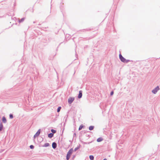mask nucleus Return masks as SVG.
Here are the masks:
<instances>
[{"label": "nucleus", "mask_w": 160, "mask_h": 160, "mask_svg": "<svg viewBox=\"0 0 160 160\" xmlns=\"http://www.w3.org/2000/svg\"><path fill=\"white\" fill-rule=\"evenodd\" d=\"M119 58L121 61L124 63H127L128 62L130 61V60L128 59H126L124 58L122 55L121 52H120V53L119 55Z\"/></svg>", "instance_id": "1"}, {"label": "nucleus", "mask_w": 160, "mask_h": 160, "mask_svg": "<svg viewBox=\"0 0 160 160\" xmlns=\"http://www.w3.org/2000/svg\"><path fill=\"white\" fill-rule=\"evenodd\" d=\"M73 151V148H71L68 152L66 155V159L67 160H69L70 158L71 155L72 154V153Z\"/></svg>", "instance_id": "2"}, {"label": "nucleus", "mask_w": 160, "mask_h": 160, "mask_svg": "<svg viewBox=\"0 0 160 160\" xmlns=\"http://www.w3.org/2000/svg\"><path fill=\"white\" fill-rule=\"evenodd\" d=\"M159 89V86H158L152 90V92L153 93L155 94Z\"/></svg>", "instance_id": "3"}, {"label": "nucleus", "mask_w": 160, "mask_h": 160, "mask_svg": "<svg viewBox=\"0 0 160 160\" xmlns=\"http://www.w3.org/2000/svg\"><path fill=\"white\" fill-rule=\"evenodd\" d=\"M94 29V28H93V27H91L90 28H88L86 29H83L80 31L82 32H85L86 31H89L91 30H92Z\"/></svg>", "instance_id": "4"}, {"label": "nucleus", "mask_w": 160, "mask_h": 160, "mask_svg": "<svg viewBox=\"0 0 160 160\" xmlns=\"http://www.w3.org/2000/svg\"><path fill=\"white\" fill-rule=\"evenodd\" d=\"M41 130L40 129H39L35 133V134L34 135L33 138L34 139H35L36 137H38L39 135L41 132Z\"/></svg>", "instance_id": "5"}, {"label": "nucleus", "mask_w": 160, "mask_h": 160, "mask_svg": "<svg viewBox=\"0 0 160 160\" xmlns=\"http://www.w3.org/2000/svg\"><path fill=\"white\" fill-rule=\"evenodd\" d=\"M74 100V97H70L68 100V102L69 104H71Z\"/></svg>", "instance_id": "6"}, {"label": "nucleus", "mask_w": 160, "mask_h": 160, "mask_svg": "<svg viewBox=\"0 0 160 160\" xmlns=\"http://www.w3.org/2000/svg\"><path fill=\"white\" fill-rule=\"evenodd\" d=\"M82 90H80L79 91V93L78 96V98L79 99H80L82 98Z\"/></svg>", "instance_id": "7"}, {"label": "nucleus", "mask_w": 160, "mask_h": 160, "mask_svg": "<svg viewBox=\"0 0 160 160\" xmlns=\"http://www.w3.org/2000/svg\"><path fill=\"white\" fill-rule=\"evenodd\" d=\"M1 120V122H2V123H5L7 122V119L5 116L2 117V119Z\"/></svg>", "instance_id": "8"}, {"label": "nucleus", "mask_w": 160, "mask_h": 160, "mask_svg": "<svg viewBox=\"0 0 160 160\" xmlns=\"http://www.w3.org/2000/svg\"><path fill=\"white\" fill-rule=\"evenodd\" d=\"M57 146V143L55 142H53L52 143V147L54 149H55Z\"/></svg>", "instance_id": "9"}, {"label": "nucleus", "mask_w": 160, "mask_h": 160, "mask_svg": "<svg viewBox=\"0 0 160 160\" xmlns=\"http://www.w3.org/2000/svg\"><path fill=\"white\" fill-rule=\"evenodd\" d=\"M4 127L3 125L2 122H1V120H0V132H1L2 130L3 129Z\"/></svg>", "instance_id": "10"}, {"label": "nucleus", "mask_w": 160, "mask_h": 160, "mask_svg": "<svg viewBox=\"0 0 160 160\" xmlns=\"http://www.w3.org/2000/svg\"><path fill=\"white\" fill-rule=\"evenodd\" d=\"M103 140V139L101 137H99V138H98L97 139V141L98 142H102V141Z\"/></svg>", "instance_id": "11"}, {"label": "nucleus", "mask_w": 160, "mask_h": 160, "mask_svg": "<svg viewBox=\"0 0 160 160\" xmlns=\"http://www.w3.org/2000/svg\"><path fill=\"white\" fill-rule=\"evenodd\" d=\"M81 145L80 144H79L78 146L77 147H76L75 149H74V152L78 150L81 147Z\"/></svg>", "instance_id": "12"}, {"label": "nucleus", "mask_w": 160, "mask_h": 160, "mask_svg": "<svg viewBox=\"0 0 160 160\" xmlns=\"http://www.w3.org/2000/svg\"><path fill=\"white\" fill-rule=\"evenodd\" d=\"M54 136V134L52 133H50L48 134V137L50 138H52Z\"/></svg>", "instance_id": "13"}, {"label": "nucleus", "mask_w": 160, "mask_h": 160, "mask_svg": "<svg viewBox=\"0 0 160 160\" xmlns=\"http://www.w3.org/2000/svg\"><path fill=\"white\" fill-rule=\"evenodd\" d=\"M50 144L48 143H46L45 144L41 146L42 147H48L49 146Z\"/></svg>", "instance_id": "14"}, {"label": "nucleus", "mask_w": 160, "mask_h": 160, "mask_svg": "<svg viewBox=\"0 0 160 160\" xmlns=\"http://www.w3.org/2000/svg\"><path fill=\"white\" fill-rule=\"evenodd\" d=\"M85 127V126L83 125V124H81L80 125L79 128L78 130L80 131L81 130L82 128H84Z\"/></svg>", "instance_id": "15"}, {"label": "nucleus", "mask_w": 160, "mask_h": 160, "mask_svg": "<svg viewBox=\"0 0 160 160\" xmlns=\"http://www.w3.org/2000/svg\"><path fill=\"white\" fill-rule=\"evenodd\" d=\"M94 128V126H90L89 127V129L90 131L93 130Z\"/></svg>", "instance_id": "16"}, {"label": "nucleus", "mask_w": 160, "mask_h": 160, "mask_svg": "<svg viewBox=\"0 0 160 160\" xmlns=\"http://www.w3.org/2000/svg\"><path fill=\"white\" fill-rule=\"evenodd\" d=\"M25 18H22L21 19H19L18 20V22L19 23H21L22 22L25 20Z\"/></svg>", "instance_id": "17"}, {"label": "nucleus", "mask_w": 160, "mask_h": 160, "mask_svg": "<svg viewBox=\"0 0 160 160\" xmlns=\"http://www.w3.org/2000/svg\"><path fill=\"white\" fill-rule=\"evenodd\" d=\"M89 158L90 160H93L94 159V157L92 155H90Z\"/></svg>", "instance_id": "18"}, {"label": "nucleus", "mask_w": 160, "mask_h": 160, "mask_svg": "<svg viewBox=\"0 0 160 160\" xmlns=\"http://www.w3.org/2000/svg\"><path fill=\"white\" fill-rule=\"evenodd\" d=\"M51 131L52 132V133H53V134H54V133H55L57 131L56 130H55L53 129H51Z\"/></svg>", "instance_id": "19"}, {"label": "nucleus", "mask_w": 160, "mask_h": 160, "mask_svg": "<svg viewBox=\"0 0 160 160\" xmlns=\"http://www.w3.org/2000/svg\"><path fill=\"white\" fill-rule=\"evenodd\" d=\"M61 109V107L60 106L58 107L57 109V112H59L60 111V110Z\"/></svg>", "instance_id": "20"}, {"label": "nucleus", "mask_w": 160, "mask_h": 160, "mask_svg": "<svg viewBox=\"0 0 160 160\" xmlns=\"http://www.w3.org/2000/svg\"><path fill=\"white\" fill-rule=\"evenodd\" d=\"M9 118L10 119H12L13 118V115L12 114V113H10V114H9Z\"/></svg>", "instance_id": "21"}, {"label": "nucleus", "mask_w": 160, "mask_h": 160, "mask_svg": "<svg viewBox=\"0 0 160 160\" xmlns=\"http://www.w3.org/2000/svg\"><path fill=\"white\" fill-rule=\"evenodd\" d=\"M29 147L30 149H34V147L33 145H31Z\"/></svg>", "instance_id": "22"}, {"label": "nucleus", "mask_w": 160, "mask_h": 160, "mask_svg": "<svg viewBox=\"0 0 160 160\" xmlns=\"http://www.w3.org/2000/svg\"><path fill=\"white\" fill-rule=\"evenodd\" d=\"M113 94H114V91H112L110 92V95L111 96H112L113 95Z\"/></svg>", "instance_id": "23"}, {"label": "nucleus", "mask_w": 160, "mask_h": 160, "mask_svg": "<svg viewBox=\"0 0 160 160\" xmlns=\"http://www.w3.org/2000/svg\"><path fill=\"white\" fill-rule=\"evenodd\" d=\"M80 141L84 144H88V143L87 142H84L82 141V140H80Z\"/></svg>", "instance_id": "24"}, {"label": "nucleus", "mask_w": 160, "mask_h": 160, "mask_svg": "<svg viewBox=\"0 0 160 160\" xmlns=\"http://www.w3.org/2000/svg\"><path fill=\"white\" fill-rule=\"evenodd\" d=\"M76 157V155H73L72 158V160H73L74 159V158H75Z\"/></svg>", "instance_id": "25"}, {"label": "nucleus", "mask_w": 160, "mask_h": 160, "mask_svg": "<svg viewBox=\"0 0 160 160\" xmlns=\"http://www.w3.org/2000/svg\"><path fill=\"white\" fill-rule=\"evenodd\" d=\"M86 136H87V137H88V138H89V137H90V135H89L86 134Z\"/></svg>", "instance_id": "26"}, {"label": "nucleus", "mask_w": 160, "mask_h": 160, "mask_svg": "<svg viewBox=\"0 0 160 160\" xmlns=\"http://www.w3.org/2000/svg\"><path fill=\"white\" fill-rule=\"evenodd\" d=\"M76 133H74L73 134V137H76Z\"/></svg>", "instance_id": "27"}, {"label": "nucleus", "mask_w": 160, "mask_h": 160, "mask_svg": "<svg viewBox=\"0 0 160 160\" xmlns=\"http://www.w3.org/2000/svg\"><path fill=\"white\" fill-rule=\"evenodd\" d=\"M60 8L62 10V7L61 6H60Z\"/></svg>", "instance_id": "28"}, {"label": "nucleus", "mask_w": 160, "mask_h": 160, "mask_svg": "<svg viewBox=\"0 0 160 160\" xmlns=\"http://www.w3.org/2000/svg\"><path fill=\"white\" fill-rule=\"evenodd\" d=\"M92 142V141H91V142H87L88 143L87 144H89L90 143H91Z\"/></svg>", "instance_id": "29"}, {"label": "nucleus", "mask_w": 160, "mask_h": 160, "mask_svg": "<svg viewBox=\"0 0 160 160\" xmlns=\"http://www.w3.org/2000/svg\"><path fill=\"white\" fill-rule=\"evenodd\" d=\"M64 128H63V130H62V133H63V131H64Z\"/></svg>", "instance_id": "30"}, {"label": "nucleus", "mask_w": 160, "mask_h": 160, "mask_svg": "<svg viewBox=\"0 0 160 160\" xmlns=\"http://www.w3.org/2000/svg\"><path fill=\"white\" fill-rule=\"evenodd\" d=\"M103 160H107V159L106 158H104Z\"/></svg>", "instance_id": "31"}, {"label": "nucleus", "mask_w": 160, "mask_h": 160, "mask_svg": "<svg viewBox=\"0 0 160 160\" xmlns=\"http://www.w3.org/2000/svg\"><path fill=\"white\" fill-rule=\"evenodd\" d=\"M95 36H94L93 37H92V38H89V39H91L92 38H93L95 37Z\"/></svg>", "instance_id": "32"}, {"label": "nucleus", "mask_w": 160, "mask_h": 160, "mask_svg": "<svg viewBox=\"0 0 160 160\" xmlns=\"http://www.w3.org/2000/svg\"><path fill=\"white\" fill-rule=\"evenodd\" d=\"M43 138H42V141H43Z\"/></svg>", "instance_id": "33"}]
</instances>
